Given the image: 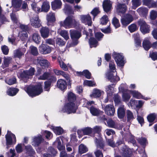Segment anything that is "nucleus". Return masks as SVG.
<instances>
[{"mask_svg":"<svg viewBox=\"0 0 157 157\" xmlns=\"http://www.w3.org/2000/svg\"><path fill=\"white\" fill-rule=\"evenodd\" d=\"M76 100V96L72 92L69 93L67 98L68 102L62 109V111L68 114L75 113L78 109Z\"/></svg>","mask_w":157,"mask_h":157,"instance_id":"nucleus-1","label":"nucleus"},{"mask_svg":"<svg viewBox=\"0 0 157 157\" xmlns=\"http://www.w3.org/2000/svg\"><path fill=\"white\" fill-rule=\"evenodd\" d=\"M25 90L28 95L32 98L39 95L43 91L41 84L28 86L25 88Z\"/></svg>","mask_w":157,"mask_h":157,"instance_id":"nucleus-2","label":"nucleus"},{"mask_svg":"<svg viewBox=\"0 0 157 157\" xmlns=\"http://www.w3.org/2000/svg\"><path fill=\"white\" fill-rule=\"evenodd\" d=\"M109 67L110 71L107 73V78L111 82L116 84L120 80V78L117 76V73L115 74V76L112 73L113 72L116 71V66L113 61H111L109 62Z\"/></svg>","mask_w":157,"mask_h":157,"instance_id":"nucleus-3","label":"nucleus"},{"mask_svg":"<svg viewBox=\"0 0 157 157\" xmlns=\"http://www.w3.org/2000/svg\"><path fill=\"white\" fill-rule=\"evenodd\" d=\"M77 22L75 19V17L72 15H68L64 21L60 23L61 26H63L66 29L71 28L72 26H76Z\"/></svg>","mask_w":157,"mask_h":157,"instance_id":"nucleus-4","label":"nucleus"},{"mask_svg":"<svg viewBox=\"0 0 157 157\" xmlns=\"http://www.w3.org/2000/svg\"><path fill=\"white\" fill-rule=\"evenodd\" d=\"M70 33L72 44L77 45L79 43L78 39L82 36L81 32L76 30L71 29L70 31Z\"/></svg>","mask_w":157,"mask_h":157,"instance_id":"nucleus-5","label":"nucleus"},{"mask_svg":"<svg viewBox=\"0 0 157 157\" xmlns=\"http://www.w3.org/2000/svg\"><path fill=\"white\" fill-rule=\"evenodd\" d=\"M83 134L84 135H90L94 137L95 134H98V126H95L93 128L86 127L82 128Z\"/></svg>","mask_w":157,"mask_h":157,"instance_id":"nucleus-6","label":"nucleus"},{"mask_svg":"<svg viewBox=\"0 0 157 157\" xmlns=\"http://www.w3.org/2000/svg\"><path fill=\"white\" fill-rule=\"evenodd\" d=\"M34 63L36 65H40L42 68H48L50 64L49 62L46 59H44L42 57H39L34 60Z\"/></svg>","mask_w":157,"mask_h":157,"instance_id":"nucleus-7","label":"nucleus"},{"mask_svg":"<svg viewBox=\"0 0 157 157\" xmlns=\"http://www.w3.org/2000/svg\"><path fill=\"white\" fill-rule=\"evenodd\" d=\"M8 132H9L10 133L8 134H7L5 135V138L6 140V145L7 147L8 148L10 147V145H11L13 144V139H13V143L15 144L16 142V137L15 135L13 133L11 132L10 131H8Z\"/></svg>","mask_w":157,"mask_h":157,"instance_id":"nucleus-8","label":"nucleus"},{"mask_svg":"<svg viewBox=\"0 0 157 157\" xmlns=\"http://www.w3.org/2000/svg\"><path fill=\"white\" fill-rule=\"evenodd\" d=\"M138 25L140 26V29L143 34H145L149 32L150 26L147 24L144 21L140 19L138 21Z\"/></svg>","mask_w":157,"mask_h":157,"instance_id":"nucleus-9","label":"nucleus"},{"mask_svg":"<svg viewBox=\"0 0 157 157\" xmlns=\"http://www.w3.org/2000/svg\"><path fill=\"white\" fill-rule=\"evenodd\" d=\"M132 15L129 14H127L125 17L122 18L121 20V22L123 26H126L129 24L133 20V16L135 15V11L132 12Z\"/></svg>","mask_w":157,"mask_h":157,"instance_id":"nucleus-10","label":"nucleus"},{"mask_svg":"<svg viewBox=\"0 0 157 157\" xmlns=\"http://www.w3.org/2000/svg\"><path fill=\"white\" fill-rule=\"evenodd\" d=\"M113 56L118 65L121 66L124 65V56L122 54L113 52Z\"/></svg>","mask_w":157,"mask_h":157,"instance_id":"nucleus-11","label":"nucleus"},{"mask_svg":"<svg viewBox=\"0 0 157 157\" xmlns=\"http://www.w3.org/2000/svg\"><path fill=\"white\" fill-rule=\"evenodd\" d=\"M57 80V78L55 76H52L49 80L44 82V89L45 91H49L51 88L52 83H55Z\"/></svg>","mask_w":157,"mask_h":157,"instance_id":"nucleus-12","label":"nucleus"},{"mask_svg":"<svg viewBox=\"0 0 157 157\" xmlns=\"http://www.w3.org/2000/svg\"><path fill=\"white\" fill-rule=\"evenodd\" d=\"M39 51L41 54H47L51 52V48L47 44H42L39 47Z\"/></svg>","mask_w":157,"mask_h":157,"instance_id":"nucleus-13","label":"nucleus"},{"mask_svg":"<svg viewBox=\"0 0 157 157\" xmlns=\"http://www.w3.org/2000/svg\"><path fill=\"white\" fill-rule=\"evenodd\" d=\"M80 19L82 23L86 25H88L89 26H91L92 23L91 17L89 14L81 15Z\"/></svg>","mask_w":157,"mask_h":157,"instance_id":"nucleus-14","label":"nucleus"},{"mask_svg":"<svg viewBox=\"0 0 157 157\" xmlns=\"http://www.w3.org/2000/svg\"><path fill=\"white\" fill-rule=\"evenodd\" d=\"M112 2L110 0H104L103 2V7L106 13L110 12L112 8Z\"/></svg>","mask_w":157,"mask_h":157,"instance_id":"nucleus-15","label":"nucleus"},{"mask_svg":"<svg viewBox=\"0 0 157 157\" xmlns=\"http://www.w3.org/2000/svg\"><path fill=\"white\" fill-rule=\"evenodd\" d=\"M95 38L91 37L89 39V43L90 48H91L93 47H96L97 46L98 40V32H97L95 33Z\"/></svg>","mask_w":157,"mask_h":157,"instance_id":"nucleus-16","label":"nucleus"},{"mask_svg":"<svg viewBox=\"0 0 157 157\" xmlns=\"http://www.w3.org/2000/svg\"><path fill=\"white\" fill-rule=\"evenodd\" d=\"M76 73L78 76L80 77L84 76L88 79H90L91 78V74L88 70H84L82 71H76Z\"/></svg>","mask_w":157,"mask_h":157,"instance_id":"nucleus-17","label":"nucleus"},{"mask_svg":"<svg viewBox=\"0 0 157 157\" xmlns=\"http://www.w3.org/2000/svg\"><path fill=\"white\" fill-rule=\"evenodd\" d=\"M46 19L47 21V25H53L56 21L55 14L54 13H49L47 15Z\"/></svg>","mask_w":157,"mask_h":157,"instance_id":"nucleus-18","label":"nucleus"},{"mask_svg":"<svg viewBox=\"0 0 157 157\" xmlns=\"http://www.w3.org/2000/svg\"><path fill=\"white\" fill-rule=\"evenodd\" d=\"M30 24L32 26L35 28H39L41 26L40 20L38 17L37 16L33 17L30 19Z\"/></svg>","mask_w":157,"mask_h":157,"instance_id":"nucleus-19","label":"nucleus"},{"mask_svg":"<svg viewBox=\"0 0 157 157\" xmlns=\"http://www.w3.org/2000/svg\"><path fill=\"white\" fill-rule=\"evenodd\" d=\"M67 84L66 81L64 80L60 79L57 81V86L61 90H66L67 89Z\"/></svg>","mask_w":157,"mask_h":157,"instance_id":"nucleus-20","label":"nucleus"},{"mask_svg":"<svg viewBox=\"0 0 157 157\" xmlns=\"http://www.w3.org/2000/svg\"><path fill=\"white\" fill-rule=\"evenodd\" d=\"M104 110L105 113L110 116H113L115 112L114 106L111 105H106L105 108Z\"/></svg>","mask_w":157,"mask_h":157,"instance_id":"nucleus-21","label":"nucleus"},{"mask_svg":"<svg viewBox=\"0 0 157 157\" xmlns=\"http://www.w3.org/2000/svg\"><path fill=\"white\" fill-rule=\"evenodd\" d=\"M116 9L118 13H124L126 12L127 8L125 4L118 3L116 6Z\"/></svg>","mask_w":157,"mask_h":157,"instance_id":"nucleus-22","label":"nucleus"},{"mask_svg":"<svg viewBox=\"0 0 157 157\" xmlns=\"http://www.w3.org/2000/svg\"><path fill=\"white\" fill-rule=\"evenodd\" d=\"M40 32L42 37L45 39L48 37L50 30L48 27H42L40 30Z\"/></svg>","mask_w":157,"mask_h":157,"instance_id":"nucleus-23","label":"nucleus"},{"mask_svg":"<svg viewBox=\"0 0 157 157\" xmlns=\"http://www.w3.org/2000/svg\"><path fill=\"white\" fill-rule=\"evenodd\" d=\"M62 5L61 0H54L51 2L52 8L54 10L61 8Z\"/></svg>","mask_w":157,"mask_h":157,"instance_id":"nucleus-24","label":"nucleus"},{"mask_svg":"<svg viewBox=\"0 0 157 157\" xmlns=\"http://www.w3.org/2000/svg\"><path fill=\"white\" fill-rule=\"evenodd\" d=\"M143 4L149 8L157 7V2L153 0H143Z\"/></svg>","mask_w":157,"mask_h":157,"instance_id":"nucleus-25","label":"nucleus"},{"mask_svg":"<svg viewBox=\"0 0 157 157\" xmlns=\"http://www.w3.org/2000/svg\"><path fill=\"white\" fill-rule=\"evenodd\" d=\"M128 92L132 94L133 97L137 99L142 98L146 100L149 99L147 98H145L142 96L140 93L136 91L128 90Z\"/></svg>","mask_w":157,"mask_h":157,"instance_id":"nucleus-26","label":"nucleus"},{"mask_svg":"<svg viewBox=\"0 0 157 157\" xmlns=\"http://www.w3.org/2000/svg\"><path fill=\"white\" fill-rule=\"evenodd\" d=\"M51 128L55 134L57 135H61L63 132V129L60 126L55 127V126H51Z\"/></svg>","mask_w":157,"mask_h":157,"instance_id":"nucleus-27","label":"nucleus"},{"mask_svg":"<svg viewBox=\"0 0 157 157\" xmlns=\"http://www.w3.org/2000/svg\"><path fill=\"white\" fill-rule=\"evenodd\" d=\"M19 91L18 88L11 87L9 88L7 91V93L10 96H13L16 95Z\"/></svg>","mask_w":157,"mask_h":157,"instance_id":"nucleus-28","label":"nucleus"},{"mask_svg":"<svg viewBox=\"0 0 157 157\" xmlns=\"http://www.w3.org/2000/svg\"><path fill=\"white\" fill-rule=\"evenodd\" d=\"M53 145L55 146H56L59 151L63 150L65 148V147L62 145L60 139L59 137L56 138Z\"/></svg>","mask_w":157,"mask_h":157,"instance_id":"nucleus-29","label":"nucleus"},{"mask_svg":"<svg viewBox=\"0 0 157 157\" xmlns=\"http://www.w3.org/2000/svg\"><path fill=\"white\" fill-rule=\"evenodd\" d=\"M52 76H54L52 75L50 72L46 71L44 72L43 75L40 76L39 79L41 80H49V79Z\"/></svg>","mask_w":157,"mask_h":157,"instance_id":"nucleus-30","label":"nucleus"},{"mask_svg":"<svg viewBox=\"0 0 157 157\" xmlns=\"http://www.w3.org/2000/svg\"><path fill=\"white\" fill-rule=\"evenodd\" d=\"M32 40L36 44H40L41 42V37L37 33H35L32 36Z\"/></svg>","mask_w":157,"mask_h":157,"instance_id":"nucleus-31","label":"nucleus"},{"mask_svg":"<svg viewBox=\"0 0 157 157\" xmlns=\"http://www.w3.org/2000/svg\"><path fill=\"white\" fill-rule=\"evenodd\" d=\"M50 6L49 3L47 1L43 2L41 7V12H47L50 9Z\"/></svg>","mask_w":157,"mask_h":157,"instance_id":"nucleus-32","label":"nucleus"},{"mask_svg":"<svg viewBox=\"0 0 157 157\" xmlns=\"http://www.w3.org/2000/svg\"><path fill=\"white\" fill-rule=\"evenodd\" d=\"M22 0H12L13 6L15 8H19L22 4Z\"/></svg>","mask_w":157,"mask_h":157,"instance_id":"nucleus-33","label":"nucleus"},{"mask_svg":"<svg viewBox=\"0 0 157 157\" xmlns=\"http://www.w3.org/2000/svg\"><path fill=\"white\" fill-rule=\"evenodd\" d=\"M11 59V58L10 57L7 58H6L5 57H4V59L3 63H2V68L4 69L9 67Z\"/></svg>","mask_w":157,"mask_h":157,"instance_id":"nucleus-34","label":"nucleus"},{"mask_svg":"<svg viewBox=\"0 0 157 157\" xmlns=\"http://www.w3.org/2000/svg\"><path fill=\"white\" fill-rule=\"evenodd\" d=\"M44 140V139L42 138L41 135L38 137H35L33 140L34 146H39Z\"/></svg>","mask_w":157,"mask_h":157,"instance_id":"nucleus-35","label":"nucleus"},{"mask_svg":"<svg viewBox=\"0 0 157 157\" xmlns=\"http://www.w3.org/2000/svg\"><path fill=\"white\" fill-rule=\"evenodd\" d=\"M21 79L24 81L25 82H27V80L29 78V76L25 70H24L20 74Z\"/></svg>","mask_w":157,"mask_h":157,"instance_id":"nucleus-36","label":"nucleus"},{"mask_svg":"<svg viewBox=\"0 0 157 157\" xmlns=\"http://www.w3.org/2000/svg\"><path fill=\"white\" fill-rule=\"evenodd\" d=\"M19 27L21 30L25 32H29L31 30L30 26L29 25H25L22 24H21L20 25Z\"/></svg>","mask_w":157,"mask_h":157,"instance_id":"nucleus-37","label":"nucleus"},{"mask_svg":"<svg viewBox=\"0 0 157 157\" xmlns=\"http://www.w3.org/2000/svg\"><path fill=\"white\" fill-rule=\"evenodd\" d=\"M88 151V148L83 144H81L78 147V152L82 154Z\"/></svg>","mask_w":157,"mask_h":157,"instance_id":"nucleus-38","label":"nucleus"},{"mask_svg":"<svg viewBox=\"0 0 157 157\" xmlns=\"http://www.w3.org/2000/svg\"><path fill=\"white\" fill-rule=\"evenodd\" d=\"M117 114L120 118H123L125 115V111L124 106L123 105L119 108L117 111Z\"/></svg>","mask_w":157,"mask_h":157,"instance_id":"nucleus-39","label":"nucleus"},{"mask_svg":"<svg viewBox=\"0 0 157 157\" xmlns=\"http://www.w3.org/2000/svg\"><path fill=\"white\" fill-rule=\"evenodd\" d=\"M113 85L112 84L109 85L108 86L107 88H106V91L107 93V97L108 98H110L111 96H112L113 93V92L114 88H113Z\"/></svg>","mask_w":157,"mask_h":157,"instance_id":"nucleus-40","label":"nucleus"},{"mask_svg":"<svg viewBox=\"0 0 157 157\" xmlns=\"http://www.w3.org/2000/svg\"><path fill=\"white\" fill-rule=\"evenodd\" d=\"M25 148L27 153L29 155H33L35 153L34 150L31 145L25 146Z\"/></svg>","mask_w":157,"mask_h":157,"instance_id":"nucleus-41","label":"nucleus"},{"mask_svg":"<svg viewBox=\"0 0 157 157\" xmlns=\"http://www.w3.org/2000/svg\"><path fill=\"white\" fill-rule=\"evenodd\" d=\"M128 92L123 93L122 95V100L125 102H128L131 98L130 93L128 92Z\"/></svg>","mask_w":157,"mask_h":157,"instance_id":"nucleus-42","label":"nucleus"},{"mask_svg":"<svg viewBox=\"0 0 157 157\" xmlns=\"http://www.w3.org/2000/svg\"><path fill=\"white\" fill-rule=\"evenodd\" d=\"M137 11L140 15H145L147 14L148 12V9L145 7H141L137 10Z\"/></svg>","mask_w":157,"mask_h":157,"instance_id":"nucleus-43","label":"nucleus"},{"mask_svg":"<svg viewBox=\"0 0 157 157\" xmlns=\"http://www.w3.org/2000/svg\"><path fill=\"white\" fill-rule=\"evenodd\" d=\"M143 46L146 50H148L151 47V44L148 40H144L143 43Z\"/></svg>","mask_w":157,"mask_h":157,"instance_id":"nucleus-44","label":"nucleus"},{"mask_svg":"<svg viewBox=\"0 0 157 157\" xmlns=\"http://www.w3.org/2000/svg\"><path fill=\"white\" fill-rule=\"evenodd\" d=\"M132 8L134 9L136 8L141 4V0H132Z\"/></svg>","mask_w":157,"mask_h":157,"instance_id":"nucleus-45","label":"nucleus"},{"mask_svg":"<svg viewBox=\"0 0 157 157\" xmlns=\"http://www.w3.org/2000/svg\"><path fill=\"white\" fill-rule=\"evenodd\" d=\"M56 44L59 46H63L65 45L66 41H64L63 40L59 38H57L55 40Z\"/></svg>","mask_w":157,"mask_h":157,"instance_id":"nucleus-46","label":"nucleus"},{"mask_svg":"<svg viewBox=\"0 0 157 157\" xmlns=\"http://www.w3.org/2000/svg\"><path fill=\"white\" fill-rule=\"evenodd\" d=\"M90 113L94 116H98V109L93 106H91L89 109Z\"/></svg>","mask_w":157,"mask_h":157,"instance_id":"nucleus-47","label":"nucleus"},{"mask_svg":"<svg viewBox=\"0 0 157 157\" xmlns=\"http://www.w3.org/2000/svg\"><path fill=\"white\" fill-rule=\"evenodd\" d=\"M60 35L63 37L66 41L69 39L68 33L66 30H61L60 33Z\"/></svg>","mask_w":157,"mask_h":157,"instance_id":"nucleus-48","label":"nucleus"},{"mask_svg":"<svg viewBox=\"0 0 157 157\" xmlns=\"http://www.w3.org/2000/svg\"><path fill=\"white\" fill-rule=\"evenodd\" d=\"M36 3L33 2L31 4V6L33 10L36 12L39 13L40 12V8L39 7H37Z\"/></svg>","mask_w":157,"mask_h":157,"instance_id":"nucleus-49","label":"nucleus"},{"mask_svg":"<svg viewBox=\"0 0 157 157\" xmlns=\"http://www.w3.org/2000/svg\"><path fill=\"white\" fill-rule=\"evenodd\" d=\"M157 115V114L155 113H151L148 115L147 117V119L149 122H152L155 119Z\"/></svg>","mask_w":157,"mask_h":157,"instance_id":"nucleus-50","label":"nucleus"},{"mask_svg":"<svg viewBox=\"0 0 157 157\" xmlns=\"http://www.w3.org/2000/svg\"><path fill=\"white\" fill-rule=\"evenodd\" d=\"M29 76H33L34 75L35 72V70L34 67H31L28 70H25Z\"/></svg>","mask_w":157,"mask_h":157,"instance_id":"nucleus-51","label":"nucleus"},{"mask_svg":"<svg viewBox=\"0 0 157 157\" xmlns=\"http://www.w3.org/2000/svg\"><path fill=\"white\" fill-rule=\"evenodd\" d=\"M112 23L116 28H118L120 26L119 20L115 17H114L113 19Z\"/></svg>","mask_w":157,"mask_h":157,"instance_id":"nucleus-52","label":"nucleus"},{"mask_svg":"<svg viewBox=\"0 0 157 157\" xmlns=\"http://www.w3.org/2000/svg\"><path fill=\"white\" fill-rule=\"evenodd\" d=\"M108 126L110 128H116V124L111 119H109L107 121Z\"/></svg>","mask_w":157,"mask_h":157,"instance_id":"nucleus-53","label":"nucleus"},{"mask_svg":"<svg viewBox=\"0 0 157 157\" xmlns=\"http://www.w3.org/2000/svg\"><path fill=\"white\" fill-rule=\"evenodd\" d=\"M48 152L50 154H50L53 156H55L57 153V150L52 147H48Z\"/></svg>","mask_w":157,"mask_h":157,"instance_id":"nucleus-54","label":"nucleus"},{"mask_svg":"<svg viewBox=\"0 0 157 157\" xmlns=\"http://www.w3.org/2000/svg\"><path fill=\"white\" fill-rule=\"evenodd\" d=\"M128 29L131 33H133L137 30L138 27L135 24H132L128 26Z\"/></svg>","mask_w":157,"mask_h":157,"instance_id":"nucleus-55","label":"nucleus"},{"mask_svg":"<svg viewBox=\"0 0 157 157\" xmlns=\"http://www.w3.org/2000/svg\"><path fill=\"white\" fill-rule=\"evenodd\" d=\"M24 55V54L19 49H17L15 52L14 53V56L15 58H20L22 56Z\"/></svg>","mask_w":157,"mask_h":157,"instance_id":"nucleus-56","label":"nucleus"},{"mask_svg":"<svg viewBox=\"0 0 157 157\" xmlns=\"http://www.w3.org/2000/svg\"><path fill=\"white\" fill-rule=\"evenodd\" d=\"M108 21V16L106 15L103 16L100 20V23L102 25L106 24Z\"/></svg>","mask_w":157,"mask_h":157,"instance_id":"nucleus-57","label":"nucleus"},{"mask_svg":"<svg viewBox=\"0 0 157 157\" xmlns=\"http://www.w3.org/2000/svg\"><path fill=\"white\" fill-rule=\"evenodd\" d=\"M157 17V11L152 10L150 12V18L152 20H155Z\"/></svg>","mask_w":157,"mask_h":157,"instance_id":"nucleus-58","label":"nucleus"},{"mask_svg":"<svg viewBox=\"0 0 157 157\" xmlns=\"http://www.w3.org/2000/svg\"><path fill=\"white\" fill-rule=\"evenodd\" d=\"M1 50L3 54L5 55L8 54L9 52V49L8 47L6 45L2 46L1 47Z\"/></svg>","mask_w":157,"mask_h":157,"instance_id":"nucleus-59","label":"nucleus"},{"mask_svg":"<svg viewBox=\"0 0 157 157\" xmlns=\"http://www.w3.org/2000/svg\"><path fill=\"white\" fill-rule=\"evenodd\" d=\"M31 53L33 55L36 56L38 53L37 48L34 46L30 47Z\"/></svg>","mask_w":157,"mask_h":157,"instance_id":"nucleus-60","label":"nucleus"},{"mask_svg":"<svg viewBox=\"0 0 157 157\" xmlns=\"http://www.w3.org/2000/svg\"><path fill=\"white\" fill-rule=\"evenodd\" d=\"M127 115L128 120V121L132 120L134 118L133 113L130 110H127Z\"/></svg>","mask_w":157,"mask_h":157,"instance_id":"nucleus-61","label":"nucleus"},{"mask_svg":"<svg viewBox=\"0 0 157 157\" xmlns=\"http://www.w3.org/2000/svg\"><path fill=\"white\" fill-rule=\"evenodd\" d=\"M84 84L89 86H93L94 85V82L91 80H85L84 81Z\"/></svg>","mask_w":157,"mask_h":157,"instance_id":"nucleus-62","label":"nucleus"},{"mask_svg":"<svg viewBox=\"0 0 157 157\" xmlns=\"http://www.w3.org/2000/svg\"><path fill=\"white\" fill-rule=\"evenodd\" d=\"M8 21L7 19L3 14L0 15V22L2 24H4L5 22Z\"/></svg>","mask_w":157,"mask_h":157,"instance_id":"nucleus-63","label":"nucleus"},{"mask_svg":"<svg viewBox=\"0 0 157 157\" xmlns=\"http://www.w3.org/2000/svg\"><path fill=\"white\" fill-rule=\"evenodd\" d=\"M17 80L16 78H13L9 79L7 82V83L9 85H12L16 83Z\"/></svg>","mask_w":157,"mask_h":157,"instance_id":"nucleus-64","label":"nucleus"}]
</instances>
